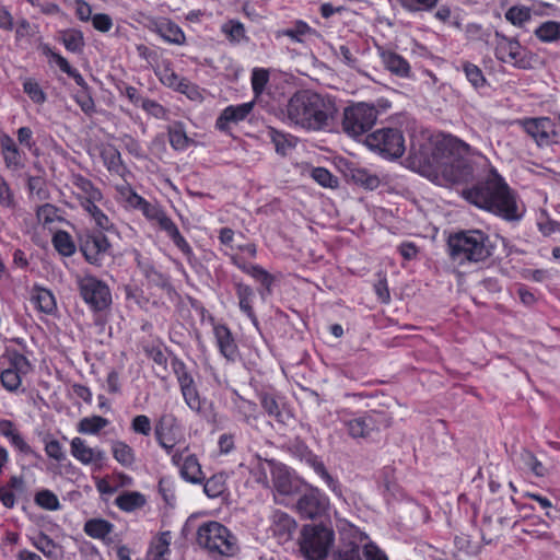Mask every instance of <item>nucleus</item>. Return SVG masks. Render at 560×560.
<instances>
[{
	"label": "nucleus",
	"mask_w": 560,
	"mask_h": 560,
	"mask_svg": "<svg viewBox=\"0 0 560 560\" xmlns=\"http://www.w3.org/2000/svg\"><path fill=\"white\" fill-rule=\"evenodd\" d=\"M233 405L236 412L242 417L243 420L249 422L255 420L258 413V407L254 401L247 400L240 395L233 399Z\"/></svg>",
	"instance_id": "45"
},
{
	"label": "nucleus",
	"mask_w": 560,
	"mask_h": 560,
	"mask_svg": "<svg viewBox=\"0 0 560 560\" xmlns=\"http://www.w3.org/2000/svg\"><path fill=\"white\" fill-rule=\"evenodd\" d=\"M335 533L326 525H305L302 529L300 549L306 560H325L334 545Z\"/></svg>",
	"instance_id": "6"
},
{
	"label": "nucleus",
	"mask_w": 560,
	"mask_h": 560,
	"mask_svg": "<svg viewBox=\"0 0 560 560\" xmlns=\"http://www.w3.org/2000/svg\"><path fill=\"white\" fill-rule=\"evenodd\" d=\"M0 207L13 210L15 208L14 195L9 187V184L0 175Z\"/></svg>",
	"instance_id": "60"
},
{
	"label": "nucleus",
	"mask_w": 560,
	"mask_h": 560,
	"mask_svg": "<svg viewBox=\"0 0 560 560\" xmlns=\"http://www.w3.org/2000/svg\"><path fill=\"white\" fill-rule=\"evenodd\" d=\"M43 442H44V450H45V453L46 455L56 460V462H63L66 460L67 458V455H66V452L63 450V446L61 445V443L51 438L50 435H46L44 439H43Z\"/></svg>",
	"instance_id": "47"
},
{
	"label": "nucleus",
	"mask_w": 560,
	"mask_h": 560,
	"mask_svg": "<svg viewBox=\"0 0 560 560\" xmlns=\"http://www.w3.org/2000/svg\"><path fill=\"white\" fill-rule=\"evenodd\" d=\"M381 60L385 69L399 78H409L411 68L409 62L400 55L392 50H382Z\"/></svg>",
	"instance_id": "21"
},
{
	"label": "nucleus",
	"mask_w": 560,
	"mask_h": 560,
	"mask_svg": "<svg viewBox=\"0 0 560 560\" xmlns=\"http://www.w3.org/2000/svg\"><path fill=\"white\" fill-rule=\"evenodd\" d=\"M203 492L208 498L214 499L223 494L226 490V475L223 472L215 474L209 479L205 478Z\"/></svg>",
	"instance_id": "41"
},
{
	"label": "nucleus",
	"mask_w": 560,
	"mask_h": 560,
	"mask_svg": "<svg viewBox=\"0 0 560 560\" xmlns=\"http://www.w3.org/2000/svg\"><path fill=\"white\" fill-rule=\"evenodd\" d=\"M523 128L538 145H548L555 136V126L549 118H530L523 121Z\"/></svg>",
	"instance_id": "17"
},
{
	"label": "nucleus",
	"mask_w": 560,
	"mask_h": 560,
	"mask_svg": "<svg viewBox=\"0 0 560 560\" xmlns=\"http://www.w3.org/2000/svg\"><path fill=\"white\" fill-rule=\"evenodd\" d=\"M110 452L114 459L122 467L131 468L136 463V453L125 441H110Z\"/></svg>",
	"instance_id": "31"
},
{
	"label": "nucleus",
	"mask_w": 560,
	"mask_h": 560,
	"mask_svg": "<svg viewBox=\"0 0 560 560\" xmlns=\"http://www.w3.org/2000/svg\"><path fill=\"white\" fill-rule=\"evenodd\" d=\"M31 302L38 311L45 314L54 313L57 307L56 299L52 292L40 287H34L32 289Z\"/></svg>",
	"instance_id": "30"
},
{
	"label": "nucleus",
	"mask_w": 560,
	"mask_h": 560,
	"mask_svg": "<svg viewBox=\"0 0 560 560\" xmlns=\"http://www.w3.org/2000/svg\"><path fill=\"white\" fill-rule=\"evenodd\" d=\"M269 81V72L262 68H255L252 72V89L256 96H259Z\"/></svg>",
	"instance_id": "55"
},
{
	"label": "nucleus",
	"mask_w": 560,
	"mask_h": 560,
	"mask_svg": "<svg viewBox=\"0 0 560 560\" xmlns=\"http://www.w3.org/2000/svg\"><path fill=\"white\" fill-rule=\"evenodd\" d=\"M36 217L38 222L47 225L58 219V210L55 206L45 203L37 209Z\"/></svg>",
	"instance_id": "62"
},
{
	"label": "nucleus",
	"mask_w": 560,
	"mask_h": 560,
	"mask_svg": "<svg viewBox=\"0 0 560 560\" xmlns=\"http://www.w3.org/2000/svg\"><path fill=\"white\" fill-rule=\"evenodd\" d=\"M159 77H160V81L164 85H166L175 91H177L180 88L182 83L185 81V78L179 77L170 67H165L164 69H162L159 72Z\"/></svg>",
	"instance_id": "58"
},
{
	"label": "nucleus",
	"mask_w": 560,
	"mask_h": 560,
	"mask_svg": "<svg viewBox=\"0 0 560 560\" xmlns=\"http://www.w3.org/2000/svg\"><path fill=\"white\" fill-rule=\"evenodd\" d=\"M166 130L170 144L175 151H185L195 143L194 140L187 136L183 121H173L167 126Z\"/></svg>",
	"instance_id": "27"
},
{
	"label": "nucleus",
	"mask_w": 560,
	"mask_h": 560,
	"mask_svg": "<svg viewBox=\"0 0 560 560\" xmlns=\"http://www.w3.org/2000/svg\"><path fill=\"white\" fill-rule=\"evenodd\" d=\"M350 176L355 184H359L368 189H375L380 185V179L376 175L370 174L366 170L355 167L350 170Z\"/></svg>",
	"instance_id": "46"
},
{
	"label": "nucleus",
	"mask_w": 560,
	"mask_h": 560,
	"mask_svg": "<svg viewBox=\"0 0 560 560\" xmlns=\"http://www.w3.org/2000/svg\"><path fill=\"white\" fill-rule=\"evenodd\" d=\"M35 502L38 506L48 510L57 511L60 509L58 497L50 490H40L35 495Z\"/></svg>",
	"instance_id": "50"
},
{
	"label": "nucleus",
	"mask_w": 560,
	"mask_h": 560,
	"mask_svg": "<svg viewBox=\"0 0 560 560\" xmlns=\"http://www.w3.org/2000/svg\"><path fill=\"white\" fill-rule=\"evenodd\" d=\"M220 31L231 45L235 46L248 40L245 25L238 20L230 19L225 21L220 26Z\"/></svg>",
	"instance_id": "29"
},
{
	"label": "nucleus",
	"mask_w": 560,
	"mask_h": 560,
	"mask_svg": "<svg viewBox=\"0 0 560 560\" xmlns=\"http://www.w3.org/2000/svg\"><path fill=\"white\" fill-rule=\"evenodd\" d=\"M296 528V522L289 514L276 511L272 514L271 530L279 541L285 542L291 539Z\"/></svg>",
	"instance_id": "20"
},
{
	"label": "nucleus",
	"mask_w": 560,
	"mask_h": 560,
	"mask_svg": "<svg viewBox=\"0 0 560 560\" xmlns=\"http://www.w3.org/2000/svg\"><path fill=\"white\" fill-rule=\"evenodd\" d=\"M136 210L142 212V214L150 221H155L159 226L167 234L173 241L174 245L182 252L188 262H192L195 254L191 246L188 244L186 238L180 234L177 225L174 221L166 215L162 208L156 203H151L143 199Z\"/></svg>",
	"instance_id": "7"
},
{
	"label": "nucleus",
	"mask_w": 560,
	"mask_h": 560,
	"mask_svg": "<svg viewBox=\"0 0 560 560\" xmlns=\"http://www.w3.org/2000/svg\"><path fill=\"white\" fill-rule=\"evenodd\" d=\"M80 249L89 264L101 266L110 244L103 233H91L81 238Z\"/></svg>",
	"instance_id": "15"
},
{
	"label": "nucleus",
	"mask_w": 560,
	"mask_h": 560,
	"mask_svg": "<svg viewBox=\"0 0 560 560\" xmlns=\"http://www.w3.org/2000/svg\"><path fill=\"white\" fill-rule=\"evenodd\" d=\"M9 369L24 376L31 371L32 368L26 357L20 353H14L10 359Z\"/></svg>",
	"instance_id": "64"
},
{
	"label": "nucleus",
	"mask_w": 560,
	"mask_h": 560,
	"mask_svg": "<svg viewBox=\"0 0 560 560\" xmlns=\"http://www.w3.org/2000/svg\"><path fill=\"white\" fill-rule=\"evenodd\" d=\"M60 40L66 49L73 54L82 52L85 42L83 33L79 30H63L60 33Z\"/></svg>",
	"instance_id": "39"
},
{
	"label": "nucleus",
	"mask_w": 560,
	"mask_h": 560,
	"mask_svg": "<svg viewBox=\"0 0 560 560\" xmlns=\"http://www.w3.org/2000/svg\"><path fill=\"white\" fill-rule=\"evenodd\" d=\"M494 55L498 60L520 69L529 67L526 50L515 38L508 37L499 32L494 35Z\"/></svg>",
	"instance_id": "12"
},
{
	"label": "nucleus",
	"mask_w": 560,
	"mask_h": 560,
	"mask_svg": "<svg viewBox=\"0 0 560 560\" xmlns=\"http://www.w3.org/2000/svg\"><path fill=\"white\" fill-rule=\"evenodd\" d=\"M55 249L62 256L69 257L75 253V245L66 231H57L52 236Z\"/></svg>",
	"instance_id": "43"
},
{
	"label": "nucleus",
	"mask_w": 560,
	"mask_h": 560,
	"mask_svg": "<svg viewBox=\"0 0 560 560\" xmlns=\"http://www.w3.org/2000/svg\"><path fill=\"white\" fill-rule=\"evenodd\" d=\"M330 508L328 497L316 487H308L296 501L295 509L302 518L315 520L327 514Z\"/></svg>",
	"instance_id": "14"
},
{
	"label": "nucleus",
	"mask_w": 560,
	"mask_h": 560,
	"mask_svg": "<svg viewBox=\"0 0 560 560\" xmlns=\"http://www.w3.org/2000/svg\"><path fill=\"white\" fill-rule=\"evenodd\" d=\"M108 424L109 421L101 416L84 417L79 421L77 431L81 434L96 435Z\"/></svg>",
	"instance_id": "40"
},
{
	"label": "nucleus",
	"mask_w": 560,
	"mask_h": 560,
	"mask_svg": "<svg viewBox=\"0 0 560 560\" xmlns=\"http://www.w3.org/2000/svg\"><path fill=\"white\" fill-rule=\"evenodd\" d=\"M23 91L28 97L36 104H43L46 102V94L39 86L38 82L32 78H27L23 82Z\"/></svg>",
	"instance_id": "52"
},
{
	"label": "nucleus",
	"mask_w": 560,
	"mask_h": 560,
	"mask_svg": "<svg viewBox=\"0 0 560 560\" xmlns=\"http://www.w3.org/2000/svg\"><path fill=\"white\" fill-rule=\"evenodd\" d=\"M412 166L431 182L441 185L468 184L462 197L479 209L506 221H520L524 213L517 194L490 164L469 144L451 135H441L413 148Z\"/></svg>",
	"instance_id": "1"
},
{
	"label": "nucleus",
	"mask_w": 560,
	"mask_h": 560,
	"mask_svg": "<svg viewBox=\"0 0 560 560\" xmlns=\"http://www.w3.org/2000/svg\"><path fill=\"white\" fill-rule=\"evenodd\" d=\"M215 345L228 361L234 362L238 358V347L230 328L224 324L213 323Z\"/></svg>",
	"instance_id": "18"
},
{
	"label": "nucleus",
	"mask_w": 560,
	"mask_h": 560,
	"mask_svg": "<svg viewBox=\"0 0 560 560\" xmlns=\"http://www.w3.org/2000/svg\"><path fill=\"white\" fill-rule=\"evenodd\" d=\"M171 368L176 376L180 394L187 407L197 415H203L206 399L200 396L195 380L185 362L174 357L171 361Z\"/></svg>",
	"instance_id": "9"
},
{
	"label": "nucleus",
	"mask_w": 560,
	"mask_h": 560,
	"mask_svg": "<svg viewBox=\"0 0 560 560\" xmlns=\"http://www.w3.org/2000/svg\"><path fill=\"white\" fill-rule=\"evenodd\" d=\"M114 525L103 518H91L85 522L84 533L94 539H105L112 532Z\"/></svg>",
	"instance_id": "38"
},
{
	"label": "nucleus",
	"mask_w": 560,
	"mask_h": 560,
	"mask_svg": "<svg viewBox=\"0 0 560 560\" xmlns=\"http://www.w3.org/2000/svg\"><path fill=\"white\" fill-rule=\"evenodd\" d=\"M153 31L166 43L182 46L186 43L183 30L168 19H160L153 23Z\"/></svg>",
	"instance_id": "19"
},
{
	"label": "nucleus",
	"mask_w": 560,
	"mask_h": 560,
	"mask_svg": "<svg viewBox=\"0 0 560 560\" xmlns=\"http://www.w3.org/2000/svg\"><path fill=\"white\" fill-rule=\"evenodd\" d=\"M330 560H362L360 547L354 542H348L338 548Z\"/></svg>",
	"instance_id": "51"
},
{
	"label": "nucleus",
	"mask_w": 560,
	"mask_h": 560,
	"mask_svg": "<svg viewBox=\"0 0 560 560\" xmlns=\"http://www.w3.org/2000/svg\"><path fill=\"white\" fill-rule=\"evenodd\" d=\"M73 187L77 188L78 198L82 202H100L103 199L102 191L94 186V184L83 177L82 175H75L72 179Z\"/></svg>",
	"instance_id": "25"
},
{
	"label": "nucleus",
	"mask_w": 560,
	"mask_h": 560,
	"mask_svg": "<svg viewBox=\"0 0 560 560\" xmlns=\"http://www.w3.org/2000/svg\"><path fill=\"white\" fill-rule=\"evenodd\" d=\"M377 116L378 110L374 105L357 103L348 106L342 115V131L347 136L358 139L372 129L377 120Z\"/></svg>",
	"instance_id": "8"
},
{
	"label": "nucleus",
	"mask_w": 560,
	"mask_h": 560,
	"mask_svg": "<svg viewBox=\"0 0 560 560\" xmlns=\"http://www.w3.org/2000/svg\"><path fill=\"white\" fill-rule=\"evenodd\" d=\"M180 477L192 485H201L205 481V474L195 454H187L179 469Z\"/></svg>",
	"instance_id": "26"
},
{
	"label": "nucleus",
	"mask_w": 560,
	"mask_h": 560,
	"mask_svg": "<svg viewBox=\"0 0 560 560\" xmlns=\"http://www.w3.org/2000/svg\"><path fill=\"white\" fill-rule=\"evenodd\" d=\"M336 416L352 439H365L373 432L389 425V420L384 412L371 410L358 418H352V411L347 408L336 410Z\"/></svg>",
	"instance_id": "5"
},
{
	"label": "nucleus",
	"mask_w": 560,
	"mask_h": 560,
	"mask_svg": "<svg viewBox=\"0 0 560 560\" xmlns=\"http://www.w3.org/2000/svg\"><path fill=\"white\" fill-rule=\"evenodd\" d=\"M101 156L107 170L119 174L122 170L120 152L113 145H106L102 149Z\"/></svg>",
	"instance_id": "44"
},
{
	"label": "nucleus",
	"mask_w": 560,
	"mask_h": 560,
	"mask_svg": "<svg viewBox=\"0 0 560 560\" xmlns=\"http://www.w3.org/2000/svg\"><path fill=\"white\" fill-rule=\"evenodd\" d=\"M32 545L50 560H60L62 558L61 546L43 533L32 538Z\"/></svg>",
	"instance_id": "32"
},
{
	"label": "nucleus",
	"mask_w": 560,
	"mask_h": 560,
	"mask_svg": "<svg viewBox=\"0 0 560 560\" xmlns=\"http://www.w3.org/2000/svg\"><path fill=\"white\" fill-rule=\"evenodd\" d=\"M171 532H162L155 536L147 551V560H168L171 555Z\"/></svg>",
	"instance_id": "22"
},
{
	"label": "nucleus",
	"mask_w": 560,
	"mask_h": 560,
	"mask_svg": "<svg viewBox=\"0 0 560 560\" xmlns=\"http://www.w3.org/2000/svg\"><path fill=\"white\" fill-rule=\"evenodd\" d=\"M197 542L209 552L233 557L240 551L236 536L223 524L210 521L201 524L197 530Z\"/></svg>",
	"instance_id": "4"
},
{
	"label": "nucleus",
	"mask_w": 560,
	"mask_h": 560,
	"mask_svg": "<svg viewBox=\"0 0 560 560\" xmlns=\"http://www.w3.org/2000/svg\"><path fill=\"white\" fill-rule=\"evenodd\" d=\"M268 137L275 144L276 151L282 155H285L288 151L295 145L294 137L283 133L275 128L268 129Z\"/></svg>",
	"instance_id": "42"
},
{
	"label": "nucleus",
	"mask_w": 560,
	"mask_h": 560,
	"mask_svg": "<svg viewBox=\"0 0 560 560\" xmlns=\"http://www.w3.org/2000/svg\"><path fill=\"white\" fill-rule=\"evenodd\" d=\"M0 144L5 166L10 170L22 168V154L15 141L9 135L4 133L0 137Z\"/></svg>",
	"instance_id": "24"
},
{
	"label": "nucleus",
	"mask_w": 560,
	"mask_h": 560,
	"mask_svg": "<svg viewBox=\"0 0 560 560\" xmlns=\"http://www.w3.org/2000/svg\"><path fill=\"white\" fill-rule=\"evenodd\" d=\"M308 465L314 469V471L324 480L327 487L337 495L341 497L342 491L341 487L326 469L324 463L316 456L311 455L307 459Z\"/></svg>",
	"instance_id": "34"
},
{
	"label": "nucleus",
	"mask_w": 560,
	"mask_h": 560,
	"mask_svg": "<svg viewBox=\"0 0 560 560\" xmlns=\"http://www.w3.org/2000/svg\"><path fill=\"white\" fill-rule=\"evenodd\" d=\"M236 295L238 299V305L243 313L247 315L248 318L252 319L254 324L257 323V318L255 316L254 310H253V299H254V291L253 289L244 283H237L236 284Z\"/></svg>",
	"instance_id": "37"
},
{
	"label": "nucleus",
	"mask_w": 560,
	"mask_h": 560,
	"mask_svg": "<svg viewBox=\"0 0 560 560\" xmlns=\"http://www.w3.org/2000/svg\"><path fill=\"white\" fill-rule=\"evenodd\" d=\"M451 259L459 266L487 260L492 255L489 236L480 230H466L448 237Z\"/></svg>",
	"instance_id": "3"
},
{
	"label": "nucleus",
	"mask_w": 560,
	"mask_h": 560,
	"mask_svg": "<svg viewBox=\"0 0 560 560\" xmlns=\"http://www.w3.org/2000/svg\"><path fill=\"white\" fill-rule=\"evenodd\" d=\"M365 145L388 159L400 158L405 152V139L398 129L382 128L368 135Z\"/></svg>",
	"instance_id": "10"
},
{
	"label": "nucleus",
	"mask_w": 560,
	"mask_h": 560,
	"mask_svg": "<svg viewBox=\"0 0 560 560\" xmlns=\"http://www.w3.org/2000/svg\"><path fill=\"white\" fill-rule=\"evenodd\" d=\"M463 71L466 75V79L475 89H480L486 85L487 80L478 66L469 61H465L463 63Z\"/></svg>",
	"instance_id": "48"
},
{
	"label": "nucleus",
	"mask_w": 560,
	"mask_h": 560,
	"mask_svg": "<svg viewBox=\"0 0 560 560\" xmlns=\"http://www.w3.org/2000/svg\"><path fill=\"white\" fill-rule=\"evenodd\" d=\"M8 441L21 454L25 456H33L35 458L40 457L39 454L24 440L20 432H16L14 435L10 436Z\"/></svg>",
	"instance_id": "56"
},
{
	"label": "nucleus",
	"mask_w": 560,
	"mask_h": 560,
	"mask_svg": "<svg viewBox=\"0 0 560 560\" xmlns=\"http://www.w3.org/2000/svg\"><path fill=\"white\" fill-rule=\"evenodd\" d=\"M534 34L541 43H558L560 42V22L551 20L542 22L535 28Z\"/></svg>",
	"instance_id": "36"
},
{
	"label": "nucleus",
	"mask_w": 560,
	"mask_h": 560,
	"mask_svg": "<svg viewBox=\"0 0 560 560\" xmlns=\"http://www.w3.org/2000/svg\"><path fill=\"white\" fill-rule=\"evenodd\" d=\"M80 295L93 311H103L112 303L108 285L92 275H77Z\"/></svg>",
	"instance_id": "11"
},
{
	"label": "nucleus",
	"mask_w": 560,
	"mask_h": 560,
	"mask_svg": "<svg viewBox=\"0 0 560 560\" xmlns=\"http://www.w3.org/2000/svg\"><path fill=\"white\" fill-rule=\"evenodd\" d=\"M285 121L307 131L330 130L338 108L332 97L308 90L294 93L285 106Z\"/></svg>",
	"instance_id": "2"
},
{
	"label": "nucleus",
	"mask_w": 560,
	"mask_h": 560,
	"mask_svg": "<svg viewBox=\"0 0 560 560\" xmlns=\"http://www.w3.org/2000/svg\"><path fill=\"white\" fill-rule=\"evenodd\" d=\"M253 108L254 102H246L225 107L215 120V128L223 132L229 131L232 125H237L245 120L252 113Z\"/></svg>",
	"instance_id": "16"
},
{
	"label": "nucleus",
	"mask_w": 560,
	"mask_h": 560,
	"mask_svg": "<svg viewBox=\"0 0 560 560\" xmlns=\"http://www.w3.org/2000/svg\"><path fill=\"white\" fill-rule=\"evenodd\" d=\"M71 456L81 465L90 467L92 471H102L107 464L106 452L98 447H92L88 442L79 436L70 441Z\"/></svg>",
	"instance_id": "13"
},
{
	"label": "nucleus",
	"mask_w": 560,
	"mask_h": 560,
	"mask_svg": "<svg viewBox=\"0 0 560 560\" xmlns=\"http://www.w3.org/2000/svg\"><path fill=\"white\" fill-rule=\"evenodd\" d=\"M179 429L177 417L172 412H164L155 424V439L161 438L162 440H168V438H177Z\"/></svg>",
	"instance_id": "28"
},
{
	"label": "nucleus",
	"mask_w": 560,
	"mask_h": 560,
	"mask_svg": "<svg viewBox=\"0 0 560 560\" xmlns=\"http://www.w3.org/2000/svg\"><path fill=\"white\" fill-rule=\"evenodd\" d=\"M131 430L144 436H148L151 433V420L145 415H138L131 421Z\"/></svg>",
	"instance_id": "63"
},
{
	"label": "nucleus",
	"mask_w": 560,
	"mask_h": 560,
	"mask_svg": "<svg viewBox=\"0 0 560 560\" xmlns=\"http://www.w3.org/2000/svg\"><path fill=\"white\" fill-rule=\"evenodd\" d=\"M145 503V497L138 491L124 492L115 499L116 506L125 512H133Z\"/></svg>",
	"instance_id": "35"
},
{
	"label": "nucleus",
	"mask_w": 560,
	"mask_h": 560,
	"mask_svg": "<svg viewBox=\"0 0 560 560\" xmlns=\"http://www.w3.org/2000/svg\"><path fill=\"white\" fill-rule=\"evenodd\" d=\"M141 108L147 112L149 115L153 116L154 118H158V119H168V110L162 106L160 103L153 101V100H149V98H144L142 100L141 102Z\"/></svg>",
	"instance_id": "59"
},
{
	"label": "nucleus",
	"mask_w": 560,
	"mask_h": 560,
	"mask_svg": "<svg viewBox=\"0 0 560 560\" xmlns=\"http://www.w3.org/2000/svg\"><path fill=\"white\" fill-rule=\"evenodd\" d=\"M313 179L318 183L320 186L326 188H336L338 186V178L335 177L327 168L325 167H315L312 171Z\"/></svg>",
	"instance_id": "54"
},
{
	"label": "nucleus",
	"mask_w": 560,
	"mask_h": 560,
	"mask_svg": "<svg viewBox=\"0 0 560 560\" xmlns=\"http://www.w3.org/2000/svg\"><path fill=\"white\" fill-rule=\"evenodd\" d=\"M39 49L45 56L52 58L60 70L71 77L75 83L82 88V91L88 90V83L82 74L77 69L72 68L65 57L55 52L48 44H40Z\"/></svg>",
	"instance_id": "23"
},
{
	"label": "nucleus",
	"mask_w": 560,
	"mask_h": 560,
	"mask_svg": "<svg viewBox=\"0 0 560 560\" xmlns=\"http://www.w3.org/2000/svg\"><path fill=\"white\" fill-rule=\"evenodd\" d=\"M138 267L147 280L156 287L164 288L168 284V278L161 272L150 259L137 258Z\"/></svg>",
	"instance_id": "33"
},
{
	"label": "nucleus",
	"mask_w": 560,
	"mask_h": 560,
	"mask_svg": "<svg viewBox=\"0 0 560 560\" xmlns=\"http://www.w3.org/2000/svg\"><path fill=\"white\" fill-rule=\"evenodd\" d=\"M532 18L530 10L527 7L514 5L505 12V19L515 26H522Z\"/></svg>",
	"instance_id": "49"
},
{
	"label": "nucleus",
	"mask_w": 560,
	"mask_h": 560,
	"mask_svg": "<svg viewBox=\"0 0 560 560\" xmlns=\"http://www.w3.org/2000/svg\"><path fill=\"white\" fill-rule=\"evenodd\" d=\"M97 202H82L84 210L93 218L96 225L101 229H107L109 225L108 217L96 206Z\"/></svg>",
	"instance_id": "57"
},
{
	"label": "nucleus",
	"mask_w": 560,
	"mask_h": 560,
	"mask_svg": "<svg viewBox=\"0 0 560 560\" xmlns=\"http://www.w3.org/2000/svg\"><path fill=\"white\" fill-rule=\"evenodd\" d=\"M409 12L427 11L435 7L439 0H398Z\"/></svg>",
	"instance_id": "61"
},
{
	"label": "nucleus",
	"mask_w": 560,
	"mask_h": 560,
	"mask_svg": "<svg viewBox=\"0 0 560 560\" xmlns=\"http://www.w3.org/2000/svg\"><path fill=\"white\" fill-rule=\"evenodd\" d=\"M0 381L8 392H16L22 384V375L7 368L0 374Z\"/></svg>",
	"instance_id": "53"
}]
</instances>
